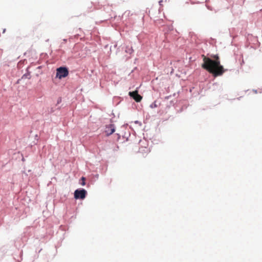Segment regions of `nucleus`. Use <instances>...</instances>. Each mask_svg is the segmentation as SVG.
Segmentation results:
<instances>
[{
    "label": "nucleus",
    "instance_id": "obj_1",
    "mask_svg": "<svg viewBox=\"0 0 262 262\" xmlns=\"http://www.w3.org/2000/svg\"><path fill=\"white\" fill-rule=\"evenodd\" d=\"M203 60V63L202 67L212 74L214 77L222 76L226 70L224 69L223 66L221 65L220 58L218 55L211 56L214 60L211 59L206 57L204 55H202Z\"/></svg>",
    "mask_w": 262,
    "mask_h": 262
},
{
    "label": "nucleus",
    "instance_id": "obj_2",
    "mask_svg": "<svg viewBox=\"0 0 262 262\" xmlns=\"http://www.w3.org/2000/svg\"><path fill=\"white\" fill-rule=\"evenodd\" d=\"M69 74V71L67 68L65 67H60L57 69L56 77L61 79L67 77Z\"/></svg>",
    "mask_w": 262,
    "mask_h": 262
},
{
    "label": "nucleus",
    "instance_id": "obj_3",
    "mask_svg": "<svg viewBox=\"0 0 262 262\" xmlns=\"http://www.w3.org/2000/svg\"><path fill=\"white\" fill-rule=\"evenodd\" d=\"M86 194V191L84 189H77L74 192V198L76 199H84Z\"/></svg>",
    "mask_w": 262,
    "mask_h": 262
},
{
    "label": "nucleus",
    "instance_id": "obj_4",
    "mask_svg": "<svg viewBox=\"0 0 262 262\" xmlns=\"http://www.w3.org/2000/svg\"><path fill=\"white\" fill-rule=\"evenodd\" d=\"M129 95L132 97L136 102H140L142 97L138 94L137 91L130 92Z\"/></svg>",
    "mask_w": 262,
    "mask_h": 262
},
{
    "label": "nucleus",
    "instance_id": "obj_5",
    "mask_svg": "<svg viewBox=\"0 0 262 262\" xmlns=\"http://www.w3.org/2000/svg\"><path fill=\"white\" fill-rule=\"evenodd\" d=\"M115 131V125L111 124L106 126L105 132L107 136H110L113 134Z\"/></svg>",
    "mask_w": 262,
    "mask_h": 262
},
{
    "label": "nucleus",
    "instance_id": "obj_6",
    "mask_svg": "<svg viewBox=\"0 0 262 262\" xmlns=\"http://www.w3.org/2000/svg\"><path fill=\"white\" fill-rule=\"evenodd\" d=\"M143 151L146 154H148L149 152H150V149L149 148H145V149H140V150H139V152H143Z\"/></svg>",
    "mask_w": 262,
    "mask_h": 262
},
{
    "label": "nucleus",
    "instance_id": "obj_7",
    "mask_svg": "<svg viewBox=\"0 0 262 262\" xmlns=\"http://www.w3.org/2000/svg\"><path fill=\"white\" fill-rule=\"evenodd\" d=\"M150 107L151 108H154V107H157V105L156 103V102H154L153 103H152L151 105H150Z\"/></svg>",
    "mask_w": 262,
    "mask_h": 262
},
{
    "label": "nucleus",
    "instance_id": "obj_8",
    "mask_svg": "<svg viewBox=\"0 0 262 262\" xmlns=\"http://www.w3.org/2000/svg\"><path fill=\"white\" fill-rule=\"evenodd\" d=\"M82 180L83 181V182H82V185H85V182H84V181H85V178L82 177Z\"/></svg>",
    "mask_w": 262,
    "mask_h": 262
},
{
    "label": "nucleus",
    "instance_id": "obj_9",
    "mask_svg": "<svg viewBox=\"0 0 262 262\" xmlns=\"http://www.w3.org/2000/svg\"><path fill=\"white\" fill-rule=\"evenodd\" d=\"M162 2H163V1H162V0H161V1H160L159 2V5H160V6H163V5H162Z\"/></svg>",
    "mask_w": 262,
    "mask_h": 262
}]
</instances>
